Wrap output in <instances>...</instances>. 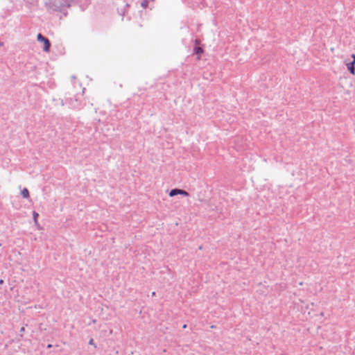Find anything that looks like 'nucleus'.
<instances>
[{
  "mask_svg": "<svg viewBox=\"0 0 355 355\" xmlns=\"http://www.w3.org/2000/svg\"><path fill=\"white\" fill-rule=\"evenodd\" d=\"M148 3H149V1L148 0H142L141 2V6L143 8H148Z\"/></svg>",
  "mask_w": 355,
  "mask_h": 355,
  "instance_id": "6",
  "label": "nucleus"
},
{
  "mask_svg": "<svg viewBox=\"0 0 355 355\" xmlns=\"http://www.w3.org/2000/svg\"><path fill=\"white\" fill-rule=\"evenodd\" d=\"M176 195H183L185 196H188L189 193L184 190L178 189H172L169 193V196L171 197L175 196Z\"/></svg>",
  "mask_w": 355,
  "mask_h": 355,
  "instance_id": "2",
  "label": "nucleus"
},
{
  "mask_svg": "<svg viewBox=\"0 0 355 355\" xmlns=\"http://www.w3.org/2000/svg\"><path fill=\"white\" fill-rule=\"evenodd\" d=\"M37 39L39 42H45V47H43V50L45 52H49L51 46L49 40L47 38L44 37L41 33L37 34Z\"/></svg>",
  "mask_w": 355,
  "mask_h": 355,
  "instance_id": "1",
  "label": "nucleus"
},
{
  "mask_svg": "<svg viewBox=\"0 0 355 355\" xmlns=\"http://www.w3.org/2000/svg\"><path fill=\"white\" fill-rule=\"evenodd\" d=\"M33 219H34V223L36 225H39V223H38V220H37V218H38V213L35 212V211H33Z\"/></svg>",
  "mask_w": 355,
  "mask_h": 355,
  "instance_id": "5",
  "label": "nucleus"
},
{
  "mask_svg": "<svg viewBox=\"0 0 355 355\" xmlns=\"http://www.w3.org/2000/svg\"><path fill=\"white\" fill-rule=\"evenodd\" d=\"M351 57L353 58V61L352 62L355 64V54H352Z\"/></svg>",
  "mask_w": 355,
  "mask_h": 355,
  "instance_id": "9",
  "label": "nucleus"
},
{
  "mask_svg": "<svg viewBox=\"0 0 355 355\" xmlns=\"http://www.w3.org/2000/svg\"><path fill=\"white\" fill-rule=\"evenodd\" d=\"M194 51L196 54H202L203 53V50L201 47H196Z\"/></svg>",
  "mask_w": 355,
  "mask_h": 355,
  "instance_id": "7",
  "label": "nucleus"
},
{
  "mask_svg": "<svg viewBox=\"0 0 355 355\" xmlns=\"http://www.w3.org/2000/svg\"><path fill=\"white\" fill-rule=\"evenodd\" d=\"M48 347H49H49H51V345H48Z\"/></svg>",
  "mask_w": 355,
  "mask_h": 355,
  "instance_id": "11",
  "label": "nucleus"
},
{
  "mask_svg": "<svg viewBox=\"0 0 355 355\" xmlns=\"http://www.w3.org/2000/svg\"><path fill=\"white\" fill-rule=\"evenodd\" d=\"M346 67H347V69L350 73V74H352V76L355 75V64L354 63H353L352 62H347V63H346Z\"/></svg>",
  "mask_w": 355,
  "mask_h": 355,
  "instance_id": "3",
  "label": "nucleus"
},
{
  "mask_svg": "<svg viewBox=\"0 0 355 355\" xmlns=\"http://www.w3.org/2000/svg\"><path fill=\"white\" fill-rule=\"evenodd\" d=\"M89 345H94L95 347H96V346L95 345V344L94 343V340H93L92 338H91V339L89 340Z\"/></svg>",
  "mask_w": 355,
  "mask_h": 355,
  "instance_id": "8",
  "label": "nucleus"
},
{
  "mask_svg": "<svg viewBox=\"0 0 355 355\" xmlns=\"http://www.w3.org/2000/svg\"><path fill=\"white\" fill-rule=\"evenodd\" d=\"M21 196L25 198H28L29 197V191L28 190L26 189V188H24L21 192Z\"/></svg>",
  "mask_w": 355,
  "mask_h": 355,
  "instance_id": "4",
  "label": "nucleus"
},
{
  "mask_svg": "<svg viewBox=\"0 0 355 355\" xmlns=\"http://www.w3.org/2000/svg\"><path fill=\"white\" fill-rule=\"evenodd\" d=\"M44 44V47H45V42H42Z\"/></svg>",
  "mask_w": 355,
  "mask_h": 355,
  "instance_id": "10",
  "label": "nucleus"
}]
</instances>
